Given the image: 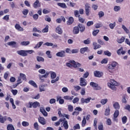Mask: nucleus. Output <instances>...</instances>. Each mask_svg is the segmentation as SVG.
<instances>
[{"mask_svg": "<svg viewBox=\"0 0 130 130\" xmlns=\"http://www.w3.org/2000/svg\"><path fill=\"white\" fill-rule=\"evenodd\" d=\"M110 83H108V86L114 91H116V87L115 86H119V83L116 82L114 79H111L110 80Z\"/></svg>", "mask_w": 130, "mask_h": 130, "instance_id": "nucleus-1", "label": "nucleus"}, {"mask_svg": "<svg viewBox=\"0 0 130 130\" xmlns=\"http://www.w3.org/2000/svg\"><path fill=\"white\" fill-rule=\"evenodd\" d=\"M63 121L61 123V127H64V129H68L69 128V123L66 120V118L62 119Z\"/></svg>", "mask_w": 130, "mask_h": 130, "instance_id": "nucleus-2", "label": "nucleus"}, {"mask_svg": "<svg viewBox=\"0 0 130 130\" xmlns=\"http://www.w3.org/2000/svg\"><path fill=\"white\" fill-rule=\"evenodd\" d=\"M118 65V63L115 61H112L111 64L108 65L109 70H114L115 68Z\"/></svg>", "mask_w": 130, "mask_h": 130, "instance_id": "nucleus-3", "label": "nucleus"}, {"mask_svg": "<svg viewBox=\"0 0 130 130\" xmlns=\"http://www.w3.org/2000/svg\"><path fill=\"white\" fill-rule=\"evenodd\" d=\"M91 7H90V4L86 3L85 5V11L86 16H89L90 15V12H91Z\"/></svg>", "mask_w": 130, "mask_h": 130, "instance_id": "nucleus-4", "label": "nucleus"}, {"mask_svg": "<svg viewBox=\"0 0 130 130\" xmlns=\"http://www.w3.org/2000/svg\"><path fill=\"white\" fill-rule=\"evenodd\" d=\"M90 85L94 88V90H101L102 88L99 86V85L95 82H91L90 83Z\"/></svg>", "mask_w": 130, "mask_h": 130, "instance_id": "nucleus-5", "label": "nucleus"}, {"mask_svg": "<svg viewBox=\"0 0 130 130\" xmlns=\"http://www.w3.org/2000/svg\"><path fill=\"white\" fill-rule=\"evenodd\" d=\"M39 122L42 125H45L46 124V120L43 117H39L38 118Z\"/></svg>", "mask_w": 130, "mask_h": 130, "instance_id": "nucleus-6", "label": "nucleus"}, {"mask_svg": "<svg viewBox=\"0 0 130 130\" xmlns=\"http://www.w3.org/2000/svg\"><path fill=\"white\" fill-rule=\"evenodd\" d=\"M17 54H19V55H21V56H27L28 55V54L26 53V50H20L17 51Z\"/></svg>", "mask_w": 130, "mask_h": 130, "instance_id": "nucleus-7", "label": "nucleus"}, {"mask_svg": "<svg viewBox=\"0 0 130 130\" xmlns=\"http://www.w3.org/2000/svg\"><path fill=\"white\" fill-rule=\"evenodd\" d=\"M94 76L96 77V78H101V77L103 76V73L102 72L95 71L94 72Z\"/></svg>", "mask_w": 130, "mask_h": 130, "instance_id": "nucleus-8", "label": "nucleus"}, {"mask_svg": "<svg viewBox=\"0 0 130 130\" xmlns=\"http://www.w3.org/2000/svg\"><path fill=\"white\" fill-rule=\"evenodd\" d=\"M80 86L81 87H86L87 86L86 79H84V78H80Z\"/></svg>", "mask_w": 130, "mask_h": 130, "instance_id": "nucleus-9", "label": "nucleus"}, {"mask_svg": "<svg viewBox=\"0 0 130 130\" xmlns=\"http://www.w3.org/2000/svg\"><path fill=\"white\" fill-rule=\"evenodd\" d=\"M56 55L58 57H64V56H66V51L61 50V51L57 52L56 54Z\"/></svg>", "mask_w": 130, "mask_h": 130, "instance_id": "nucleus-10", "label": "nucleus"}, {"mask_svg": "<svg viewBox=\"0 0 130 130\" xmlns=\"http://www.w3.org/2000/svg\"><path fill=\"white\" fill-rule=\"evenodd\" d=\"M125 51L123 50V48L121 47L120 49L117 50V53L118 55H120L121 54H125Z\"/></svg>", "mask_w": 130, "mask_h": 130, "instance_id": "nucleus-11", "label": "nucleus"}, {"mask_svg": "<svg viewBox=\"0 0 130 130\" xmlns=\"http://www.w3.org/2000/svg\"><path fill=\"white\" fill-rule=\"evenodd\" d=\"M79 29H80V31L81 33H83L86 28L85 27V25L82 23H79L78 25Z\"/></svg>", "mask_w": 130, "mask_h": 130, "instance_id": "nucleus-12", "label": "nucleus"}, {"mask_svg": "<svg viewBox=\"0 0 130 130\" xmlns=\"http://www.w3.org/2000/svg\"><path fill=\"white\" fill-rule=\"evenodd\" d=\"M70 63H72L73 64V68H80L81 67V63L78 62H76L74 60H71L70 61Z\"/></svg>", "mask_w": 130, "mask_h": 130, "instance_id": "nucleus-13", "label": "nucleus"}, {"mask_svg": "<svg viewBox=\"0 0 130 130\" xmlns=\"http://www.w3.org/2000/svg\"><path fill=\"white\" fill-rule=\"evenodd\" d=\"M91 99H92L91 98H88L87 99H84V98H82L81 99V103L82 104H84V103H89V102H90Z\"/></svg>", "mask_w": 130, "mask_h": 130, "instance_id": "nucleus-14", "label": "nucleus"}, {"mask_svg": "<svg viewBox=\"0 0 130 130\" xmlns=\"http://www.w3.org/2000/svg\"><path fill=\"white\" fill-rule=\"evenodd\" d=\"M19 79H20V80L22 81V79L23 81H27V78H26V75L23 74V73H20L19 77H18V80Z\"/></svg>", "mask_w": 130, "mask_h": 130, "instance_id": "nucleus-15", "label": "nucleus"}, {"mask_svg": "<svg viewBox=\"0 0 130 130\" xmlns=\"http://www.w3.org/2000/svg\"><path fill=\"white\" fill-rule=\"evenodd\" d=\"M41 5L40 4V2L39 0H36V2L34 3V7L35 9H37V8H40Z\"/></svg>", "mask_w": 130, "mask_h": 130, "instance_id": "nucleus-16", "label": "nucleus"}, {"mask_svg": "<svg viewBox=\"0 0 130 130\" xmlns=\"http://www.w3.org/2000/svg\"><path fill=\"white\" fill-rule=\"evenodd\" d=\"M15 28L16 29V30H18V31H24V28L23 27H21L20 24L16 23L15 25Z\"/></svg>", "mask_w": 130, "mask_h": 130, "instance_id": "nucleus-17", "label": "nucleus"}, {"mask_svg": "<svg viewBox=\"0 0 130 130\" xmlns=\"http://www.w3.org/2000/svg\"><path fill=\"white\" fill-rule=\"evenodd\" d=\"M73 23H74V17H69L68 21H67V25H68V26H70V25H72Z\"/></svg>", "mask_w": 130, "mask_h": 130, "instance_id": "nucleus-18", "label": "nucleus"}, {"mask_svg": "<svg viewBox=\"0 0 130 130\" xmlns=\"http://www.w3.org/2000/svg\"><path fill=\"white\" fill-rule=\"evenodd\" d=\"M40 107V104L38 102H32V107L33 108H37Z\"/></svg>", "mask_w": 130, "mask_h": 130, "instance_id": "nucleus-19", "label": "nucleus"}, {"mask_svg": "<svg viewBox=\"0 0 130 130\" xmlns=\"http://www.w3.org/2000/svg\"><path fill=\"white\" fill-rule=\"evenodd\" d=\"M56 101H59V104H63L64 103V100L61 99V96H57Z\"/></svg>", "mask_w": 130, "mask_h": 130, "instance_id": "nucleus-20", "label": "nucleus"}, {"mask_svg": "<svg viewBox=\"0 0 130 130\" xmlns=\"http://www.w3.org/2000/svg\"><path fill=\"white\" fill-rule=\"evenodd\" d=\"M80 32V28H79V26H75L73 29V34H79Z\"/></svg>", "mask_w": 130, "mask_h": 130, "instance_id": "nucleus-21", "label": "nucleus"}, {"mask_svg": "<svg viewBox=\"0 0 130 130\" xmlns=\"http://www.w3.org/2000/svg\"><path fill=\"white\" fill-rule=\"evenodd\" d=\"M57 5L59 7H60V8H62V9H67L68 8V6H67V5H66V3H58L57 4Z\"/></svg>", "mask_w": 130, "mask_h": 130, "instance_id": "nucleus-22", "label": "nucleus"}, {"mask_svg": "<svg viewBox=\"0 0 130 130\" xmlns=\"http://www.w3.org/2000/svg\"><path fill=\"white\" fill-rule=\"evenodd\" d=\"M8 45L10 46H13L14 48L17 47V42L15 41H11L8 43Z\"/></svg>", "mask_w": 130, "mask_h": 130, "instance_id": "nucleus-23", "label": "nucleus"}, {"mask_svg": "<svg viewBox=\"0 0 130 130\" xmlns=\"http://www.w3.org/2000/svg\"><path fill=\"white\" fill-rule=\"evenodd\" d=\"M56 33H58V34H59L60 35H61V34H62V29H61V28H60V26H58L56 28Z\"/></svg>", "mask_w": 130, "mask_h": 130, "instance_id": "nucleus-24", "label": "nucleus"}, {"mask_svg": "<svg viewBox=\"0 0 130 130\" xmlns=\"http://www.w3.org/2000/svg\"><path fill=\"white\" fill-rule=\"evenodd\" d=\"M125 40V38H124V37H121V38L120 39H117V42L119 44H121V43L124 42Z\"/></svg>", "mask_w": 130, "mask_h": 130, "instance_id": "nucleus-25", "label": "nucleus"}, {"mask_svg": "<svg viewBox=\"0 0 130 130\" xmlns=\"http://www.w3.org/2000/svg\"><path fill=\"white\" fill-rule=\"evenodd\" d=\"M28 83L31 85V86H32L33 87H34L35 88H37L38 86H37V84H36V83H35V82L33 80H30L28 82Z\"/></svg>", "mask_w": 130, "mask_h": 130, "instance_id": "nucleus-26", "label": "nucleus"}, {"mask_svg": "<svg viewBox=\"0 0 130 130\" xmlns=\"http://www.w3.org/2000/svg\"><path fill=\"white\" fill-rule=\"evenodd\" d=\"M105 115L106 116H108L109 115H110V108L109 107L106 109L105 112Z\"/></svg>", "mask_w": 130, "mask_h": 130, "instance_id": "nucleus-27", "label": "nucleus"}, {"mask_svg": "<svg viewBox=\"0 0 130 130\" xmlns=\"http://www.w3.org/2000/svg\"><path fill=\"white\" fill-rule=\"evenodd\" d=\"M88 47H86L84 48H82L80 49V53L82 54H84L85 52H87L88 51Z\"/></svg>", "mask_w": 130, "mask_h": 130, "instance_id": "nucleus-28", "label": "nucleus"}, {"mask_svg": "<svg viewBox=\"0 0 130 130\" xmlns=\"http://www.w3.org/2000/svg\"><path fill=\"white\" fill-rule=\"evenodd\" d=\"M23 83V81L21 80V79H20V78H19V80H17V83L16 84H14L13 85V88H16V87L18 85H20V84Z\"/></svg>", "mask_w": 130, "mask_h": 130, "instance_id": "nucleus-29", "label": "nucleus"}, {"mask_svg": "<svg viewBox=\"0 0 130 130\" xmlns=\"http://www.w3.org/2000/svg\"><path fill=\"white\" fill-rule=\"evenodd\" d=\"M7 130H15V127L12 124H9L7 126Z\"/></svg>", "mask_w": 130, "mask_h": 130, "instance_id": "nucleus-30", "label": "nucleus"}, {"mask_svg": "<svg viewBox=\"0 0 130 130\" xmlns=\"http://www.w3.org/2000/svg\"><path fill=\"white\" fill-rule=\"evenodd\" d=\"M40 112L42 113L44 116H47V115H48V114L46 112V111H45V109L44 108L40 109Z\"/></svg>", "mask_w": 130, "mask_h": 130, "instance_id": "nucleus-31", "label": "nucleus"}, {"mask_svg": "<svg viewBox=\"0 0 130 130\" xmlns=\"http://www.w3.org/2000/svg\"><path fill=\"white\" fill-rule=\"evenodd\" d=\"M113 115L114 119L117 118V117H118V115H119V111H118V110H116Z\"/></svg>", "mask_w": 130, "mask_h": 130, "instance_id": "nucleus-32", "label": "nucleus"}, {"mask_svg": "<svg viewBox=\"0 0 130 130\" xmlns=\"http://www.w3.org/2000/svg\"><path fill=\"white\" fill-rule=\"evenodd\" d=\"M113 107L115 109H119L120 108V106H119V104L118 102H115L113 104Z\"/></svg>", "mask_w": 130, "mask_h": 130, "instance_id": "nucleus-33", "label": "nucleus"}, {"mask_svg": "<svg viewBox=\"0 0 130 130\" xmlns=\"http://www.w3.org/2000/svg\"><path fill=\"white\" fill-rule=\"evenodd\" d=\"M50 74L51 75V79H55L56 78V73L53 71L50 72Z\"/></svg>", "mask_w": 130, "mask_h": 130, "instance_id": "nucleus-34", "label": "nucleus"}, {"mask_svg": "<svg viewBox=\"0 0 130 130\" xmlns=\"http://www.w3.org/2000/svg\"><path fill=\"white\" fill-rule=\"evenodd\" d=\"M7 120V119L5 117L2 116V115H0V122L1 123H5V122Z\"/></svg>", "mask_w": 130, "mask_h": 130, "instance_id": "nucleus-35", "label": "nucleus"}, {"mask_svg": "<svg viewBox=\"0 0 130 130\" xmlns=\"http://www.w3.org/2000/svg\"><path fill=\"white\" fill-rule=\"evenodd\" d=\"M94 49H98V48H101V45L98 44L97 43H93Z\"/></svg>", "mask_w": 130, "mask_h": 130, "instance_id": "nucleus-36", "label": "nucleus"}, {"mask_svg": "<svg viewBox=\"0 0 130 130\" xmlns=\"http://www.w3.org/2000/svg\"><path fill=\"white\" fill-rule=\"evenodd\" d=\"M29 44H30L29 41H26V42L23 41L20 43V45H22V46H27V45H29Z\"/></svg>", "mask_w": 130, "mask_h": 130, "instance_id": "nucleus-37", "label": "nucleus"}, {"mask_svg": "<svg viewBox=\"0 0 130 130\" xmlns=\"http://www.w3.org/2000/svg\"><path fill=\"white\" fill-rule=\"evenodd\" d=\"M68 109L69 112H73L74 111V107L71 105L68 106Z\"/></svg>", "mask_w": 130, "mask_h": 130, "instance_id": "nucleus-38", "label": "nucleus"}, {"mask_svg": "<svg viewBox=\"0 0 130 130\" xmlns=\"http://www.w3.org/2000/svg\"><path fill=\"white\" fill-rule=\"evenodd\" d=\"M25 106L26 108H32V102H29L25 104Z\"/></svg>", "mask_w": 130, "mask_h": 130, "instance_id": "nucleus-39", "label": "nucleus"}, {"mask_svg": "<svg viewBox=\"0 0 130 130\" xmlns=\"http://www.w3.org/2000/svg\"><path fill=\"white\" fill-rule=\"evenodd\" d=\"M62 121H63L62 118L59 119L58 121L55 122V123H54L55 126H58V125H59L60 124V122H61Z\"/></svg>", "mask_w": 130, "mask_h": 130, "instance_id": "nucleus-40", "label": "nucleus"}, {"mask_svg": "<svg viewBox=\"0 0 130 130\" xmlns=\"http://www.w3.org/2000/svg\"><path fill=\"white\" fill-rule=\"evenodd\" d=\"M126 121H127V117H126V116H124L122 118V122L123 124H125Z\"/></svg>", "mask_w": 130, "mask_h": 130, "instance_id": "nucleus-41", "label": "nucleus"}, {"mask_svg": "<svg viewBox=\"0 0 130 130\" xmlns=\"http://www.w3.org/2000/svg\"><path fill=\"white\" fill-rule=\"evenodd\" d=\"M64 99H65V100H73V99H74V96H70L69 95H66L63 97Z\"/></svg>", "mask_w": 130, "mask_h": 130, "instance_id": "nucleus-42", "label": "nucleus"}, {"mask_svg": "<svg viewBox=\"0 0 130 130\" xmlns=\"http://www.w3.org/2000/svg\"><path fill=\"white\" fill-rule=\"evenodd\" d=\"M122 28L124 29V31H125V33L127 34H129V30L126 28L124 25H122Z\"/></svg>", "mask_w": 130, "mask_h": 130, "instance_id": "nucleus-43", "label": "nucleus"}, {"mask_svg": "<svg viewBox=\"0 0 130 130\" xmlns=\"http://www.w3.org/2000/svg\"><path fill=\"white\" fill-rule=\"evenodd\" d=\"M74 15L76 18H79L81 17L80 13H79V11L78 10H75L74 11Z\"/></svg>", "mask_w": 130, "mask_h": 130, "instance_id": "nucleus-44", "label": "nucleus"}, {"mask_svg": "<svg viewBox=\"0 0 130 130\" xmlns=\"http://www.w3.org/2000/svg\"><path fill=\"white\" fill-rule=\"evenodd\" d=\"M86 123H87V121L86 120V117L85 116H84L83 120H82V126H83V127H84V126H85V125H86Z\"/></svg>", "mask_w": 130, "mask_h": 130, "instance_id": "nucleus-45", "label": "nucleus"}, {"mask_svg": "<svg viewBox=\"0 0 130 130\" xmlns=\"http://www.w3.org/2000/svg\"><path fill=\"white\" fill-rule=\"evenodd\" d=\"M42 44H43V42H40L35 46L34 48H39Z\"/></svg>", "mask_w": 130, "mask_h": 130, "instance_id": "nucleus-46", "label": "nucleus"}, {"mask_svg": "<svg viewBox=\"0 0 130 130\" xmlns=\"http://www.w3.org/2000/svg\"><path fill=\"white\" fill-rule=\"evenodd\" d=\"M100 32V30L99 29H96L92 31V35L93 36H96L97 34Z\"/></svg>", "mask_w": 130, "mask_h": 130, "instance_id": "nucleus-47", "label": "nucleus"}, {"mask_svg": "<svg viewBox=\"0 0 130 130\" xmlns=\"http://www.w3.org/2000/svg\"><path fill=\"white\" fill-rule=\"evenodd\" d=\"M78 20L80 23H81V24H84L85 23V19L83 18L82 17L80 16L78 17Z\"/></svg>", "mask_w": 130, "mask_h": 130, "instance_id": "nucleus-48", "label": "nucleus"}, {"mask_svg": "<svg viewBox=\"0 0 130 130\" xmlns=\"http://www.w3.org/2000/svg\"><path fill=\"white\" fill-rule=\"evenodd\" d=\"M103 25H102V23H96L95 24V28H96V29H99V28H101V27H102Z\"/></svg>", "mask_w": 130, "mask_h": 130, "instance_id": "nucleus-49", "label": "nucleus"}, {"mask_svg": "<svg viewBox=\"0 0 130 130\" xmlns=\"http://www.w3.org/2000/svg\"><path fill=\"white\" fill-rule=\"evenodd\" d=\"M110 29H114V27L116 26V23L114 22L113 23H110L109 25Z\"/></svg>", "mask_w": 130, "mask_h": 130, "instance_id": "nucleus-50", "label": "nucleus"}, {"mask_svg": "<svg viewBox=\"0 0 130 130\" xmlns=\"http://www.w3.org/2000/svg\"><path fill=\"white\" fill-rule=\"evenodd\" d=\"M37 60H38L39 62L40 61H44V59L43 58V57H41V56H37Z\"/></svg>", "mask_w": 130, "mask_h": 130, "instance_id": "nucleus-51", "label": "nucleus"}, {"mask_svg": "<svg viewBox=\"0 0 130 130\" xmlns=\"http://www.w3.org/2000/svg\"><path fill=\"white\" fill-rule=\"evenodd\" d=\"M81 128V127L80 126V124L78 123L76 124V125L73 126V129L76 130V129H80Z\"/></svg>", "mask_w": 130, "mask_h": 130, "instance_id": "nucleus-52", "label": "nucleus"}, {"mask_svg": "<svg viewBox=\"0 0 130 130\" xmlns=\"http://www.w3.org/2000/svg\"><path fill=\"white\" fill-rule=\"evenodd\" d=\"M48 25H46V27L44 29H43V33H47V32H48Z\"/></svg>", "mask_w": 130, "mask_h": 130, "instance_id": "nucleus-53", "label": "nucleus"}, {"mask_svg": "<svg viewBox=\"0 0 130 130\" xmlns=\"http://www.w3.org/2000/svg\"><path fill=\"white\" fill-rule=\"evenodd\" d=\"M32 32H38V33H42L41 30H39L38 29H37V27H34L32 28Z\"/></svg>", "mask_w": 130, "mask_h": 130, "instance_id": "nucleus-54", "label": "nucleus"}, {"mask_svg": "<svg viewBox=\"0 0 130 130\" xmlns=\"http://www.w3.org/2000/svg\"><path fill=\"white\" fill-rule=\"evenodd\" d=\"M11 92L12 93L13 95L14 96H16L17 94H18V90L17 89H12L11 90Z\"/></svg>", "mask_w": 130, "mask_h": 130, "instance_id": "nucleus-55", "label": "nucleus"}, {"mask_svg": "<svg viewBox=\"0 0 130 130\" xmlns=\"http://www.w3.org/2000/svg\"><path fill=\"white\" fill-rule=\"evenodd\" d=\"M9 19H10V15H7L3 18V20H5V21H7V22H9Z\"/></svg>", "mask_w": 130, "mask_h": 130, "instance_id": "nucleus-56", "label": "nucleus"}, {"mask_svg": "<svg viewBox=\"0 0 130 130\" xmlns=\"http://www.w3.org/2000/svg\"><path fill=\"white\" fill-rule=\"evenodd\" d=\"M107 99H104V100H102L101 101V103L102 105H105V104H106V103H107Z\"/></svg>", "mask_w": 130, "mask_h": 130, "instance_id": "nucleus-57", "label": "nucleus"}, {"mask_svg": "<svg viewBox=\"0 0 130 130\" xmlns=\"http://www.w3.org/2000/svg\"><path fill=\"white\" fill-rule=\"evenodd\" d=\"M28 13H29V10H28V9H25L22 11V14L24 16H27V15H28Z\"/></svg>", "mask_w": 130, "mask_h": 130, "instance_id": "nucleus-58", "label": "nucleus"}, {"mask_svg": "<svg viewBox=\"0 0 130 130\" xmlns=\"http://www.w3.org/2000/svg\"><path fill=\"white\" fill-rule=\"evenodd\" d=\"M104 54L105 55H107V56H111V53L109 51H105Z\"/></svg>", "mask_w": 130, "mask_h": 130, "instance_id": "nucleus-59", "label": "nucleus"}, {"mask_svg": "<svg viewBox=\"0 0 130 130\" xmlns=\"http://www.w3.org/2000/svg\"><path fill=\"white\" fill-rule=\"evenodd\" d=\"M94 24V22L93 21H88L86 23V25L87 27H90V26H91V25H93Z\"/></svg>", "mask_w": 130, "mask_h": 130, "instance_id": "nucleus-60", "label": "nucleus"}, {"mask_svg": "<svg viewBox=\"0 0 130 130\" xmlns=\"http://www.w3.org/2000/svg\"><path fill=\"white\" fill-rule=\"evenodd\" d=\"M114 11H115V12H118V11H120V7L115 6L114 8Z\"/></svg>", "mask_w": 130, "mask_h": 130, "instance_id": "nucleus-61", "label": "nucleus"}, {"mask_svg": "<svg viewBox=\"0 0 130 130\" xmlns=\"http://www.w3.org/2000/svg\"><path fill=\"white\" fill-rule=\"evenodd\" d=\"M99 18H102V17L104 16V12H103V11H100L99 12Z\"/></svg>", "mask_w": 130, "mask_h": 130, "instance_id": "nucleus-62", "label": "nucleus"}, {"mask_svg": "<svg viewBox=\"0 0 130 130\" xmlns=\"http://www.w3.org/2000/svg\"><path fill=\"white\" fill-rule=\"evenodd\" d=\"M104 126H103V123H101L100 125H99L98 126V128L99 130H104V129L103 128Z\"/></svg>", "mask_w": 130, "mask_h": 130, "instance_id": "nucleus-63", "label": "nucleus"}, {"mask_svg": "<svg viewBox=\"0 0 130 130\" xmlns=\"http://www.w3.org/2000/svg\"><path fill=\"white\" fill-rule=\"evenodd\" d=\"M22 125L23 126H28V125H29V123L28 122L23 121L22 122Z\"/></svg>", "mask_w": 130, "mask_h": 130, "instance_id": "nucleus-64", "label": "nucleus"}]
</instances>
